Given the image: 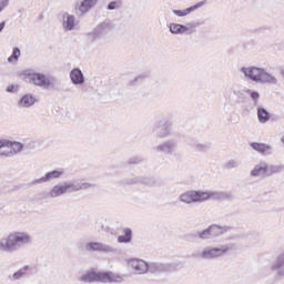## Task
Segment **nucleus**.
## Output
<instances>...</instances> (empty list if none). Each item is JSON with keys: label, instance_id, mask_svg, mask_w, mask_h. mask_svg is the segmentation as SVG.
Here are the masks:
<instances>
[{"label": "nucleus", "instance_id": "f3484780", "mask_svg": "<svg viewBox=\"0 0 284 284\" xmlns=\"http://www.w3.org/2000/svg\"><path fill=\"white\" fill-rule=\"evenodd\" d=\"M271 272H276L277 278H284V251L276 255L271 264Z\"/></svg>", "mask_w": 284, "mask_h": 284}, {"label": "nucleus", "instance_id": "49530a36", "mask_svg": "<svg viewBox=\"0 0 284 284\" xmlns=\"http://www.w3.org/2000/svg\"><path fill=\"white\" fill-rule=\"evenodd\" d=\"M134 81H139V78H135Z\"/></svg>", "mask_w": 284, "mask_h": 284}, {"label": "nucleus", "instance_id": "4be33fe9", "mask_svg": "<svg viewBox=\"0 0 284 284\" xmlns=\"http://www.w3.org/2000/svg\"><path fill=\"white\" fill-rule=\"evenodd\" d=\"M202 6H205V1H201L195 3L194 6H191L184 10H173V14H175L176 17H187V14L194 12L195 10H199V8H202Z\"/></svg>", "mask_w": 284, "mask_h": 284}, {"label": "nucleus", "instance_id": "cd10ccee", "mask_svg": "<svg viewBox=\"0 0 284 284\" xmlns=\"http://www.w3.org/2000/svg\"><path fill=\"white\" fill-rule=\"evenodd\" d=\"M90 187H94V185L88 182H81L75 184L74 182H71V193L81 192V190H90Z\"/></svg>", "mask_w": 284, "mask_h": 284}, {"label": "nucleus", "instance_id": "dca6fc26", "mask_svg": "<svg viewBox=\"0 0 284 284\" xmlns=\"http://www.w3.org/2000/svg\"><path fill=\"white\" fill-rule=\"evenodd\" d=\"M128 264L130 265V267L133 270L135 274H139V275L148 274L149 263L145 262L144 260L133 257L128 261Z\"/></svg>", "mask_w": 284, "mask_h": 284}, {"label": "nucleus", "instance_id": "c9c22d12", "mask_svg": "<svg viewBox=\"0 0 284 284\" xmlns=\"http://www.w3.org/2000/svg\"><path fill=\"white\" fill-rule=\"evenodd\" d=\"M246 92L247 94H250L253 101V105H255V108H258V100L261 99V94L258 93V91H253L248 89Z\"/></svg>", "mask_w": 284, "mask_h": 284}, {"label": "nucleus", "instance_id": "a18cd8bd", "mask_svg": "<svg viewBox=\"0 0 284 284\" xmlns=\"http://www.w3.org/2000/svg\"><path fill=\"white\" fill-rule=\"evenodd\" d=\"M281 143L284 145V135L281 138Z\"/></svg>", "mask_w": 284, "mask_h": 284}, {"label": "nucleus", "instance_id": "5701e85b", "mask_svg": "<svg viewBox=\"0 0 284 284\" xmlns=\"http://www.w3.org/2000/svg\"><path fill=\"white\" fill-rule=\"evenodd\" d=\"M37 103V98L30 93H27L21 97V99L18 101V105L20 108H32Z\"/></svg>", "mask_w": 284, "mask_h": 284}, {"label": "nucleus", "instance_id": "79ce46f5", "mask_svg": "<svg viewBox=\"0 0 284 284\" xmlns=\"http://www.w3.org/2000/svg\"><path fill=\"white\" fill-rule=\"evenodd\" d=\"M101 231H102V232H110V226H108V225H101Z\"/></svg>", "mask_w": 284, "mask_h": 284}, {"label": "nucleus", "instance_id": "6ab92c4d", "mask_svg": "<svg viewBox=\"0 0 284 284\" xmlns=\"http://www.w3.org/2000/svg\"><path fill=\"white\" fill-rule=\"evenodd\" d=\"M69 79L73 85H83L85 83V75L79 68H74L69 73Z\"/></svg>", "mask_w": 284, "mask_h": 284}, {"label": "nucleus", "instance_id": "f257e3e1", "mask_svg": "<svg viewBox=\"0 0 284 284\" xmlns=\"http://www.w3.org/2000/svg\"><path fill=\"white\" fill-rule=\"evenodd\" d=\"M231 192L191 190L179 195L180 203L194 205V203H205L206 201H232Z\"/></svg>", "mask_w": 284, "mask_h": 284}, {"label": "nucleus", "instance_id": "2eb2a0df", "mask_svg": "<svg viewBox=\"0 0 284 284\" xmlns=\"http://www.w3.org/2000/svg\"><path fill=\"white\" fill-rule=\"evenodd\" d=\"M65 172L63 169H58L53 171H49L44 174V176L33 180L30 185H41L43 183H50V181H54L57 179H61Z\"/></svg>", "mask_w": 284, "mask_h": 284}, {"label": "nucleus", "instance_id": "9d476101", "mask_svg": "<svg viewBox=\"0 0 284 284\" xmlns=\"http://www.w3.org/2000/svg\"><path fill=\"white\" fill-rule=\"evenodd\" d=\"M99 0H77L73 4V11L78 18L85 17L90 10L97 8Z\"/></svg>", "mask_w": 284, "mask_h": 284}, {"label": "nucleus", "instance_id": "c03bdc74", "mask_svg": "<svg viewBox=\"0 0 284 284\" xmlns=\"http://www.w3.org/2000/svg\"><path fill=\"white\" fill-rule=\"evenodd\" d=\"M280 74H281V77L284 79V68H281V69H280Z\"/></svg>", "mask_w": 284, "mask_h": 284}, {"label": "nucleus", "instance_id": "e433bc0d", "mask_svg": "<svg viewBox=\"0 0 284 284\" xmlns=\"http://www.w3.org/2000/svg\"><path fill=\"white\" fill-rule=\"evenodd\" d=\"M123 2L121 0H113L106 6V10H121Z\"/></svg>", "mask_w": 284, "mask_h": 284}, {"label": "nucleus", "instance_id": "473e14b6", "mask_svg": "<svg viewBox=\"0 0 284 284\" xmlns=\"http://www.w3.org/2000/svg\"><path fill=\"white\" fill-rule=\"evenodd\" d=\"M19 57H21V49H19V47H14L11 55L8 58V63H17L19 61Z\"/></svg>", "mask_w": 284, "mask_h": 284}, {"label": "nucleus", "instance_id": "423d86ee", "mask_svg": "<svg viewBox=\"0 0 284 284\" xmlns=\"http://www.w3.org/2000/svg\"><path fill=\"white\" fill-rule=\"evenodd\" d=\"M230 250H234V244H222L216 247L206 246L200 254H192L193 258H204V261H212L213 258H221L225 256Z\"/></svg>", "mask_w": 284, "mask_h": 284}, {"label": "nucleus", "instance_id": "f8f14e48", "mask_svg": "<svg viewBox=\"0 0 284 284\" xmlns=\"http://www.w3.org/2000/svg\"><path fill=\"white\" fill-rule=\"evenodd\" d=\"M84 247L87 252H100L101 254H116V248L114 246L102 242H88Z\"/></svg>", "mask_w": 284, "mask_h": 284}, {"label": "nucleus", "instance_id": "f704fd0d", "mask_svg": "<svg viewBox=\"0 0 284 284\" xmlns=\"http://www.w3.org/2000/svg\"><path fill=\"white\" fill-rule=\"evenodd\" d=\"M231 92L236 97L237 103H244L245 101V93L241 89L231 88Z\"/></svg>", "mask_w": 284, "mask_h": 284}, {"label": "nucleus", "instance_id": "1a4fd4ad", "mask_svg": "<svg viewBox=\"0 0 284 284\" xmlns=\"http://www.w3.org/2000/svg\"><path fill=\"white\" fill-rule=\"evenodd\" d=\"M59 21L61 23L63 32H74L79 27V20H77V16L68 12L62 11L60 13Z\"/></svg>", "mask_w": 284, "mask_h": 284}, {"label": "nucleus", "instance_id": "4468645a", "mask_svg": "<svg viewBox=\"0 0 284 284\" xmlns=\"http://www.w3.org/2000/svg\"><path fill=\"white\" fill-rule=\"evenodd\" d=\"M178 148H179V140L171 139L158 144L154 148V150L155 152H158V154L171 155V154H174V152H176Z\"/></svg>", "mask_w": 284, "mask_h": 284}, {"label": "nucleus", "instance_id": "de8ad7c7", "mask_svg": "<svg viewBox=\"0 0 284 284\" xmlns=\"http://www.w3.org/2000/svg\"><path fill=\"white\" fill-rule=\"evenodd\" d=\"M0 12H3V10H2V9H0Z\"/></svg>", "mask_w": 284, "mask_h": 284}, {"label": "nucleus", "instance_id": "a19ab883", "mask_svg": "<svg viewBox=\"0 0 284 284\" xmlns=\"http://www.w3.org/2000/svg\"><path fill=\"white\" fill-rule=\"evenodd\" d=\"M141 161H142L141 158H131L129 160V163H130V165H136V164L141 163Z\"/></svg>", "mask_w": 284, "mask_h": 284}, {"label": "nucleus", "instance_id": "a878e982", "mask_svg": "<svg viewBox=\"0 0 284 284\" xmlns=\"http://www.w3.org/2000/svg\"><path fill=\"white\" fill-rule=\"evenodd\" d=\"M283 165L268 164L265 162L266 176H273V174H278L280 172H283Z\"/></svg>", "mask_w": 284, "mask_h": 284}, {"label": "nucleus", "instance_id": "393cba45", "mask_svg": "<svg viewBox=\"0 0 284 284\" xmlns=\"http://www.w3.org/2000/svg\"><path fill=\"white\" fill-rule=\"evenodd\" d=\"M30 272H32V267H30L29 265H24L23 267L18 270L16 273H13L11 281H21V278H26V276H28Z\"/></svg>", "mask_w": 284, "mask_h": 284}, {"label": "nucleus", "instance_id": "39448f33", "mask_svg": "<svg viewBox=\"0 0 284 284\" xmlns=\"http://www.w3.org/2000/svg\"><path fill=\"white\" fill-rule=\"evenodd\" d=\"M80 281L82 283H123L124 278L123 275L114 272L90 270L80 277Z\"/></svg>", "mask_w": 284, "mask_h": 284}, {"label": "nucleus", "instance_id": "0eeeda50", "mask_svg": "<svg viewBox=\"0 0 284 284\" xmlns=\"http://www.w3.org/2000/svg\"><path fill=\"white\" fill-rule=\"evenodd\" d=\"M227 232V226H219L216 224L210 225L202 231H193L189 234V239H200V241H212V239H219Z\"/></svg>", "mask_w": 284, "mask_h": 284}, {"label": "nucleus", "instance_id": "ea45409f", "mask_svg": "<svg viewBox=\"0 0 284 284\" xmlns=\"http://www.w3.org/2000/svg\"><path fill=\"white\" fill-rule=\"evenodd\" d=\"M10 6V0H0V10H6Z\"/></svg>", "mask_w": 284, "mask_h": 284}, {"label": "nucleus", "instance_id": "9b49d317", "mask_svg": "<svg viewBox=\"0 0 284 284\" xmlns=\"http://www.w3.org/2000/svg\"><path fill=\"white\" fill-rule=\"evenodd\" d=\"M65 194H72L71 182H62L53 185L49 190L47 199H59V196H65Z\"/></svg>", "mask_w": 284, "mask_h": 284}, {"label": "nucleus", "instance_id": "2f4dec72", "mask_svg": "<svg viewBox=\"0 0 284 284\" xmlns=\"http://www.w3.org/2000/svg\"><path fill=\"white\" fill-rule=\"evenodd\" d=\"M0 156H12V149L8 141L0 144Z\"/></svg>", "mask_w": 284, "mask_h": 284}, {"label": "nucleus", "instance_id": "aec40b11", "mask_svg": "<svg viewBox=\"0 0 284 284\" xmlns=\"http://www.w3.org/2000/svg\"><path fill=\"white\" fill-rule=\"evenodd\" d=\"M250 146L252 150H255V152H258V154H262L263 156H270V154H273L274 152V148L265 143L252 142Z\"/></svg>", "mask_w": 284, "mask_h": 284}, {"label": "nucleus", "instance_id": "58836bf2", "mask_svg": "<svg viewBox=\"0 0 284 284\" xmlns=\"http://www.w3.org/2000/svg\"><path fill=\"white\" fill-rule=\"evenodd\" d=\"M19 90V85H14V84H11L9 85L6 91L9 92V93H14Z\"/></svg>", "mask_w": 284, "mask_h": 284}, {"label": "nucleus", "instance_id": "7c9ffc66", "mask_svg": "<svg viewBox=\"0 0 284 284\" xmlns=\"http://www.w3.org/2000/svg\"><path fill=\"white\" fill-rule=\"evenodd\" d=\"M189 145L194 150V152H207V150H210V145L199 142H191Z\"/></svg>", "mask_w": 284, "mask_h": 284}, {"label": "nucleus", "instance_id": "bb28decb", "mask_svg": "<svg viewBox=\"0 0 284 284\" xmlns=\"http://www.w3.org/2000/svg\"><path fill=\"white\" fill-rule=\"evenodd\" d=\"M272 115L263 106H257V120L260 123H267Z\"/></svg>", "mask_w": 284, "mask_h": 284}, {"label": "nucleus", "instance_id": "20e7f679", "mask_svg": "<svg viewBox=\"0 0 284 284\" xmlns=\"http://www.w3.org/2000/svg\"><path fill=\"white\" fill-rule=\"evenodd\" d=\"M23 80L30 85L41 88V90H52L57 85V78L47 75L45 73L26 70L22 72Z\"/></svg>", "mask_w": 284, "mask_h": 284}, {"label": "nucleus", "instance_id": "6e6552de", "mask_svg": "<svg viewBox=\"0 0 284 284\" xmlns=\"http://www.w3.org/2000/svg\"><path fill=\"white\" fill-rule=\"evenodd\" d=\"M113 29L114 23L111 20H104L98 23L91 32L85 33V38L90 43H97V41H101Z\"/></svg>", "mask_w": 284, "mask_h": 284}, {"label": "nucleus", "instance_id": "72a5a7b5", "mask_svg": "<svg viewBox=\"0 0 284 284\" xmlns=\"http://www.w3.org/2000/svg\"><path fill=\"white\" fill-rule=\"evenodd\" d=\"M126 183H129V185H136V183H145L146 185H152V179L143 180V178L135 176L131 180H128Z\"/></svg>", "mask_w": 284, "mask_h": 284}, {"label": "nucleus", "instance_id": "7ed1b4c3", "mask_svg": "<svg viewBox=\"0 0 284 284\" xmlns=\"http://www.w3.org/2000/svg\"><path fill=\"white\" fill-rule=\"evenodd\" d=\"M240 72L244 74L245 79H248L250 81H254L255 83H268L270 85H277L278 79L275 78L274 74L267 72L265 68L260 67H242L240 69Z\"/></svg>", "mask_w": 284, "mask_h": 284}, {"label": "nucleus", "instance_id": "ddd939ff", "mask_svg": "<svg viewBox=\"0 0 284 284\" xmlns=\"http://www.w3.org/2000/svg\"><path fill=\"white\" fill-rule=\"evenodd\" d=\"M152 132L156 139H168L172 134V123L170 121H161L153 125Z\"/></svg>", "mask_w": 284, "mask_h": 284}, {"label": "nucleus", "instance_id": "37998d69", "mask_svg": "<svg viewBox=\"0 0 284 284\" xmlns=\"http://www.w3.org/2000/svg\"><path fill=\"white\" fill-rule=\"evenodd\" d=\"M3 28H6V21H2L0 23V32H3Z\"/></svg>", "mask_w": 284, "mask_h": 284}, {"label": "nucleus", "instance_id": "4c0bfd02", "mask_svg": "<svg viewBox=\"0 0 284 284\" xmlns=\"http://www.w3.org/2000/svg\"><path fill=\"white\" fill-rule=\"evenodd\" d=\"M224 168H225V170H234V169L239 168V162L234 159L229 160L224 163Z\"/></svg>", "mask_w": 284, "mask_h": 284}, {"label": "nucleus", "instance_id": "c756f323", "mask_svg": "<svg viewBox=\"0 0 284 284\" xmlns=\"http://www.w3.org/2000/svg\"><path fill=\"white\" fill-rule=\"evenodd\" d=\"M9 143V148H11L12 156L19 154L23 150V143L18 141H7Z\"/></svg>", "mask_w": 284, "mask_h": 284}, {"label": "nucleus", "instance_id": "a211bd4d", "mask_svg": "<svg viewBox=\"0 0 284 284\" xmlns=\"http://www.w3.org/2000/svg\"><path fill=\"white\" fill-rule=\"evenodd\" d=\"M174 266L172 264H163L159 262H151L148 264V272L150 274H162L163 272H172Z\"/></svg>", "mask_w": 284, "mask_h": 284}, {"label": "nucleus", "instance_id": "412c9836", "mask_svg": "<svg viewBox=\"0 0 284 284\" xmlns=\"http://www.w3.org/2000/svg\"><path fill=\"white\" fill-rule=\"evenodd\" d=\"M168 28L171 34H187V32H190V28H187V26L176 22L169 23Z\"/></svg>", "mask_w": 284, "mask_h": 284}, {"label": "nucleus", "instance_id": "c85d7f7f", "mask_svg": "<svg viewBox=\"0 0 284 284\" xmlns=\"http://www.w3.org/2000/svg\"><path fill=\"white\" fill-rule=\"evenodd\" d=\"M118 243H132V229H124V234L118 236Z\"/></svg>", "mask_w": 284, "mask_h": 284}, {"label": "nucleus", "instance_id": "f03ea898", "mask_svg": "<svg viewBox=\"0 0 284 284\" xmlns=\"http://www.w3.org/2000/svg\"><path fill=\"white\" fill-rule=\"evenodd\" d=\"M26 245H32V235L28 232L14 231L0 240V252H17Z\"/></svg>", "mask_w": 284, "mask_h": 284}, {"label": "nucleus", "instance_id": "b1692460", "mask_svg": "<svg viewBox=\"0 0 284 284\" xmlns=\"http://www.w3.org/2000/svg\"><path fill=\"white\" fill-rule=\"evenodd\" d=\"M250 176H253V179H256L258 176H266L265 161H261L260 163H257L250 172Z\"/></svg>", "mask_w": 284, "mask_h": 284}]
</instances>
